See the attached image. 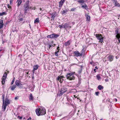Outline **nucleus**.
<instances>
[{
	"mask_svg": "<svg viewBox=\"0 0 120 120\" xmlns=\"http://www.w3.org/2000/svg\"><path fill=\"white\" fill-rule=\"evenodd\" d=\"M81 68H83V66L82 65H81Z\"/></svg>",
	"mask_w": 120,
	"mask_h": 120,
	"instance_id": "774afa93",
	"label": "nucleus"
},
{
	"mask_svg": "<svg viewBox=\"0 0 120 120\" xmlns=\"http://www.w3.org/2000/svg\"><path fill=\"white\" fill-rule=\"evenodd\" d=\"M95 68L96 69H98V68H97V66H96L95 67Z\"/></svg>",
	"mask_w": 120,
	"mask_h": 120,
	"instance_id": "338daca9",
	"label": "nucleus"
},
{
	"mask_svg": "<svg viewBox=\"0 0 120 120\" xmlns=\"http://www.w3.org/2000/svg\"><path fill=\"white\" fill-rule=\"evenodd\" d=\"M13 0H10V4H11L13 1Z\"/></svg>",
	"mask_w": 120,
	"mask_h": 120,
	"instance_id": "5fc2aeb1",
	"label": "nucleus"
},
{
	"mask_svg": "<svg viewBox=\"0 0 120 120\" xmlns=\"http://www.w3.org/2000/svg\"><path fill=\"white\" fill-rule=\"evenodd\" d=\"M24 14H25L27 13V11L29 9H31V7H29V6L27 5H24Z\"/></svg>",
	"mask_w": 120,
	"mask_h": 120,
	"instance_id": "0eeeda50",
	"label": "nucleus"
},
{
	"mask_svg": "<svg viewBox=\"0 0 120 120\" xmlns=\"http://www.w3.org/2000/svg\"><path fill=\"white\" fill-rule=\"evenodd\" d=\"M39 66L38 65H34L33 66V68L32 70L33 74L35 73V71L38 68Z\"/></svg>",
	"mask_w": 120,
	"mask_h": 120,
	"instance_id": "6e6552de",
	"label": "nucleus"
},
{
	"mask_svg": "<svg viewBox=\"0 0 120 120\" xmlns=\"http://www.w3.org/2000/svg\"><path fill=\"white\" fill-rule=\"evenodd\" d=\"M92 61L91 62H90V64H91L93 65H94V62H93Z\"/></svg>",
	"mask_w": 120,
	"mask_h": 120,
	"instance_id": "de8ad7c7",
	"label": "nucleus"
},
{
	"mask_svg": "<svg viewBox=\"0 0 120 120\" xmlns=\"http://www.w3.org/2000/svg\"><path fill=\"white\" fill-rule=\"evenodd\" d=\"M76 8H72L71 11H74L75 10V9Z\"/></svg>",
	"mask_w": 120,
	"mask_h": 120,
	"instance_id": "8fccbe9b",
	"label": "nucleus"
},
{
	"mask_svg": "<svg viewBox=\"0 0 120 120\" xmlns=\"http://www.w3.org/2000/svg\"><path fill=\"white\" fill-rule=\"evenodd\" d=\"M65 29H66L68 28L70 29L71 27V26L69 25V24L67 23H66L65 24Z\"/></svg>",
	"mask_w": 120,
	"mask_h": 120,
	"instance_id": "f8f14e48",
	"label": "nucleus"
},
{
	"mask_svg": "<svg viewBox=\"0 0 120 120\" xmlns=\"http://www.w3.org/2000/svg\"><path fill=\"white\" fill-rule=\"evenodd\" d=\"M16 86L15 85L12 86L11 88V90L12 91L14 90L16 88Z\"/></svg>",
	"mask_w": 120,
	"mask_h": 120,
	"instance_id": "7c9ffc66",
	"label": "nucleus"
},
{
	"mask_svg": "<svg viewBox=\"0 0 120 120\" xmlns=\"http://www.w3.org/2000/svg\"><path fill=\"white\" fill-rule=\"evenodd\" d=\"M39 22V20L38 18H36L34 20V23L35 24L38 23Z\"/></svg>",
	"mask_w": 120,
	"mask_h": 120,
	"instance_id": "5701e85b",
	"label": "nucleus"
},
{
	"mask_svg": "<svg viewBox=\"0 0 120 120\" xmlns=\"http://www.w3.org/2000/svg\"><path fill=\"white\" fill-rule=\"evenodd\" d=\"M78 2L79 3H83L84 1L83 0H79Z\"/></svg>",
	"mask_w": 120,
	"mask_h": 120,
	"instance_id": "79ce46f5",
	"label": "nucleus"
},
{
	"mask_svg": "<svg viewBox=\"0 0 120 120\" xmlns=\"http://www.w3.org/2000/svg\"><path fill=\"white\" fill-rule=\"evenodd\" d=\"M99 94V92H95V94L97 96H98Z\"/></svg>",
	"mask_w": 120,
	"mask_h": 120,
	"instance_id": "c03bdc74",
	"label": "nucleus"
},
{
	"mask_svg": "<svg viewBox=\"0 0 120 120\" xmlns=\"http://www.w3.org/2000/svg\"><path fill=\"white\" fill-rule=\"evenodd\" d=\"M52 16L51 17V18L53 19H54L55 18V14H53V13H52Z\"/></svg>",
	"mask_w": 120,
	"mask_h": 120,
	"instance_id": "e433bc0d",
	"label": "nucleus"
},
{
	"mask_svg": "<svg viewBox=\"0 0 120 120\" xmlns=\"http://www.w3.org/2000/svg\"><path fill=\"white\" fill-rule=\"evenodd\" d=\"M34 98L32 96V94L30 93L29 95V99L31 101L33 100Z\"/></svg>",
	"mask_w": 120,
	"mask_h": 120,
	"instance_id": "aec40b11",
	"label": "nucleus"
},
{
	"mask_svg": "<svg viewBox=\"0 0 120 120\" xmlns=\"http://www.w3.org/2000/svg\"><path fill=\"white\" fill-rule=\"evenodd\" d=\"M29 26L30 27V28L31 29V25L30 24H29Z\"/></svg>",
	"mask_w": 120,
	"mask_h": 120,
	"instance_id": "e2e57ef3",
	"label": "nucleus"
},
{
	"mask_svg": "<svg viewBox=\"0 0 120 120\" xmlns=\"http://www.w3.org/2000/svg\"><path fill=\"white\" fill-rule=\"evenodd\" d=\"M119 29H117L115 31V34H117L119 33L118 32V31Z\"/></svg>",
	"mask_w": 120,
	"mask_h": 120,
	"instance_id": "a19ab883",
	"label": "nucleus"
},
{
	"mask_svg": "<svg viewBox=\"0 0 120 120\" xmlns=\"http://www.w3.org/2000/svg\"><path fill=\"white\" fill-rule=\"evenodd\" d=\"M84 5H82V4H81V5H82V7L83 9H85L86 10H87L88 9V8L87 6L85 4Z\"/></svg>",
	"mask_w": 120,
	"mask_h": 120,
	"instance_id": "dca6fc26",
	"label": "nucleus"
},
{
	"mask_svg": "<svg viewBox=\"0 0 120 120\" xmlns=\"http://www.w3.org/2000/svg\"><path fill=\"white\" fill-rule=\"evenodd\" d=\"M74 97L75 98H76V96L75 95H74Z\"/></svg>",
	"mask_w": 120,
	"mask_h": 120,
	"instance_id": "69168bd1",
	"label": "nucleus"
},
{
	"mask_svg": "<svg viewBox=\"0 0 120 120\" xmlns=\"http://www.w3.org/2000/svg\"><path fill=\"white\" fill-rule=\"evenodd\" d=\"M10 101L8 99V98L6 97V98L5 99V102L4 104H6L8 105V104H10Z\"/></svg>",
	"mask_w": 120,
	"mask_h": 120,
	"instance_id": "2eb2a0df",
	"label": "nucleus"
},
{
	"mask_svg": "<svg viewBox=\"0 0 120 120\" xmlns=\"http://www.w3.org/2000/svg\"><path fill=\"white\" fill-rule=\"evenodd\" d=\"M114 100V101H115L116 102L117 101V99L116 98H115Z\"/></svg>",
	"mask_w": 120,
	"mask_h": 120,
	"instance_id": "4d7b16f0",
	"label": "nucleus"
},
{
	"mask_svg": "<svg viewBox=\"0 0 120 120\" xmlns=\"http://www.w3.org/2000/svg\"><path fill=\"white\" fill-rule=\"evenodd\" d=\"M72 23L73 24V25H74L75 24V22H72Z\"/></svg>",
	"mask_w": 120,
	"mask_h": 120,
	"instance_id": "052dcab7",
	"label": "nucleus"
},
{
	"mask_svg": "<svg viewBox=\"0 0 120 120\" xmlns=\"http://www.w3.org/2000/svg\"><path fill=\"white\" fill-rule=\"evenodd\" d=\"M86 21H90V16L89 15H88L86 14Z\"/></svg>",
	"mask_w": 120,
	"mask_h": 120,
	"instance_id": "f3484780",
	"label": "nucleus"
},
{
	"mask_svg": "<svg viewBox=\"0 0 120 120\" xmlns=\"http://www.w3.org/2000/svg\"><path fill=\"white\" fill-rule=\"evenodd\" d=\"M35 112L38 116L44 115L46 113L45 109V108L42 107L36 109Z\"/></svg>",
	"mask_w": 120,
	"mask_h": 120,
	"instance_id": "f257e3e1",
	"label": "nucleus"
},
{
	"mask_svg": "<svg viewBox=\"0 0 120 120\" xmlns=\"http://www.w3.org/2000/svg\"><path fill=\"white\" fill-rule=\"evenodd\" d=\"M19 20H20V21H22V20H23V19L22 18H20L19 19Z\"/></svg>",
	"mask_w": 120,
	"mask_h": 120,
	"instance_id": "6e6d98bb",
	"label": "nucleus"
},
{
	"mask_svg": "<svg viewBox=\"0 0 120 120\" xmlns=\"http://www.w3.org/2000/svg\"><path fill=\"white\" fill-rule=\"evenodd\" d=\"M103 87L101 85H99L98 87V88L100 90L103 89Z\"/></svg>",
	"mask_w": 120,
	"mask_h": 120,
	"instance_id": "b1692460",
	"label": "nucleus"
},
{
	"mask_svg": "<svg viewBox=\"0 0 120 120\" xmlns=\"http://www.w3.org/2000/svg\"><path fill=\"white\" fill-rule=\"evenodd\" d=\"M82 68H80L79 70L78 71V73L79 74H80L82 72Z\"/></svg>",
	"mask_w": 120,
	"mask_h": 120,
	"instance_id": "c9c22d12",
	"label": "nucleus"
},
{
	"mask_svg": "<svg viewBox=\"0 0 120 120\" xmlns=\"http://www.w3.org/2000/svg\"><path fill=\"white\" fill-rule=\"evenodd\" d=\"M116 37L119 40L120 38V32L116 34Z\"/></svg>",
	"mask_w": 120,
	"mask_h": 120,
	"instance_id": "393cba45",
	"label": "nucleus"
},
{
	"mask_svg": "<svg viewBox=\"0 0 120 120\" xmlns=\"http://www.w3.org/2000/svg\"><path fill=\"white\" fill-rule=\"evenodd\" d=\"M2 79V81L1 82H2V84L3 85L5 83V81L6 79H4V78H3Z\"/></svg>",
	"mask_w": 120,
	"mask_h": 120,
	"instance_id": "72a5a7b5",
	"label": "nucleus"
},
{
	"mask_svg": "<svg viewBox=\"0 0 120 120\" xmlns=\"http://www.w3.org/2000/svg\"><path fill=\"white\" fill-rule=\"evenodd\" d=\"M65 0H61L59 2V7H62L63 5V3L64 2Z\"/></svg>",
	"mask_w": 120,
	"mask_h": 120,
	"instance_id": "4468645a",
	"label": "nucleus"
},
{
	"mask_svg": "<svg viewBox=\"0 0 120 120\" xmlns=\"http://www.w3.org/2000/svg\"><path fill=\"white\" fill-rule=\"evenodd\" d=\"M96 69H94V72H96Z\"/></svg>",
	"mask_w": 120,
	"mask_h": 120,
	"instance_id": "0e129e2a",
	"label": "nucleus"
},
{
	"mask_svg": "<svg viewBox=\"0 0 120 120\" xmlns=\"http://www.w3.org/2000/svg\"><path fill=\"white\" fill-rule=\"evenodd\" d=\"M68 11V10H67L66 9L65 10H63L62 12V14H65Z\"/></svg>",
	"mask_w": 120,
	"mask_h": 120,
	"instance_id": "2f4dec72",
	"label": "nucleus"
},
{
	"mask_svg": "<svg viewBox=\"0 0 120 120\" xmlns=\"http://www.w3.org/2000/svg\"><path fill=\"white\" fill-rule=\"evenodd\" d=\"M4 26V23L3 20H0V29L2 28Z\"/></svg>",
	"mask_w": 120,
	"mask_h": 120,
	"instance_id": "6ab92c4d",
	"label": "nucleus"
},
{
	"mask_svg": "<svg viewBox=\"0 0 120 120\" xmlns=\"http://www.w3.org/2000/svg\"><path fill=\"white\" fill-rule=\"evenodd\" d=\"M7 73L6 72H5L4 74L3 75V77L4 78V79H6L7 78Z\"/></svg>",
	"mask_w": 120,
	"mask_h": 120,
	"instance_id": "c756f323",
	"label": "nucleus"
},
{
	"mask_svg": "<svg viewBox=\"0 0 120 120\" xmlns=\"http://www.w3.org/2000/svg\"><path fill=\"white\" fill-rule=\"evenodd\" d=\"M52 46V45H49L48 46V48H49V49H48V50H50V49H50L51 47Z\"/></svg>",
	"mask_w": 120,
	"mask_h": 120,
	"instance_id": "ea45409f",
	"label": "nucleus"
},
{
	"mask_svg": "<svg viewBox=\"0 0 120 120\" xmlns=\"http://www.w3.org/2000/svg\"><path fill=\"white\" fill-rule=\"evenodd\" d=\"M96 77L98 80H99L101 79V77L100 76L98 75H97Z\"/></svg>",
	"mask_w": 120,
	"mask_h": 120,
	"instance_id": "4c0bfd02",
	"label": "nucleus"
},
{
	"mask_svg": "<svg viewBox=\"0 0 120 120\" xmlns=\"http://www.w3.org/2000/svg\"><path fill=\"white\" fill-rule=\"evenodd\" d=\"M7 14L6 13L4 12H3L2 13L0 12V16H1L2 15H5Z\"/></svg>",
	"mask_w": 120,
	"mask_h": 120,
	"instance_id": "bb28decb",
	"label": "nucleus"
},
{
	"mask_svg": "<svg viewBox=\"0 0 120 120\" xmlns=\"http://www.w3.org/2000/svg\"><path fill=\"white\" fill-rule=\"evenodd\" d=\"M96 36L97 38L99 40V42L102 43L103 42L104 38L102 36V35L97 34H96Z\"/></svg>",
	"mask_w": 120,
	"mask_h": 120,
	"instance_id": "7ed1b4c3",
	"label": "nucleus"
},
{
	"mask_svg": "<svg viewBox=\"0 0 120 120\" xmlns=\"http://www.w3.org/2000/svg\"><path fill=\"white\" fill-rule=\"evenodd\" d=\"M113 3H114V6L118 7H120V4L117 1V0H112Z\"/></svg>",
	"mask_w": 120,
	"mask_h": 120,
	"instance_id": "423d86ee",
	"label": "nucleus"
},
{
	"mask_svg": "<svg viewBox=\"0 0 120 120\" xmlns=\"http://www.w3.org/2000/svg\"><path fill=\"white\" fill-rule=\"evenodd\" d=\"M67 100L68 101H69L70 103H71L72 102V100L71 99H70V98L68 97H67Z\"/></svg>",
	"mask_w": 120,
	"mask_h": 120,
	"instance_id": "f704fd0d",
	"label": "nucleus"
},
{
	"mask_svg": "<svg viewBox=\"0 0 120 120\" xmlns=\"http://www.w3.org/2000/svg\"><path fill=\"white\" fill-rule=\"evenodd\" d=\"M62 28H64L65 29V24H64V25H63L62 24Z\"/></svg>",
	"mask_w": 120,
	"mask_h": 120,
	"instance_id": "3c124183",
	"label": "nucleus"
},
{
	"mask_svg": "<svg viewBox=\"0 0 120 120\" xmlns=\"http://www.w3.org/2000/svg\"><path fill=\"white\" fill-rule=\"evenodd\" d=\"M4 97L5 95L4 94H3L2 95V99H3V104L2 107V109H3L4 111L5 110V109H6V106L7 105V104H4Z\"/></svg>",
	"mask_w": 120,
	"mask_h": 120,
	"instance_id": "20e7f679",
	"label": "nucleus"
},
{
	"mask_svg": "<svg viewBox=\"0 0 120 120\" xmlns=\"http://www.w3.org/2000/svg\"><path fill=\"white\" fill-rule=\"evenodd\" d=\"M59 47L58 46L57 47V49L58 50H59H59H60V49H59Z\"/></svg>",
	"mask_w": 120,
	"mask_h": 120,
	"instance_id": "13d9d810",
	"label": "nucleus"
},
{
	"mask_svg": "<svg viewBox=\"0 0 120 120\" xmlns=\"http://www.w3.org/2000/svg\"><path fill=\"white\" fill-rule=\"evenodd\" d=\"M18 117H19V119L20 120L22 119V116L20 117L19 116H18Z\"/></svg>",
	"mask_w": 120,
	"mask_h": 120,
	"instance_id": "603ef678",
	"label": "nucleus"
},
{
	"mask_svg": "<svg viewBox=\"0 0 120 120\" xmlns=\"http://www.w3.org/2000/svg\"><path fill=\"white\" fill-rule=\"evenodd\" d=\"M78 85H79L81 83V81L82 79H81V76L78 77Z\"/></svg>",
	"mask_w": 120,
	"mask_h": 120,
	"instance_id": "4be33fe9",
	"label": "nucleus"
},
{
	"mask_svg": "<svg viewBox=\"0 0 120 120\" xmlns=\"http://www.w3.org/2000/svg\"><path fill=\"white\" fill-rule=\"evenodd\" d=\"M67 90V88L65 87H63L61 89V91H60V93L59 94L60 96L62 95L63 94L65 93Z\"/></svg>",
	"mask_w": 120,
	"mask_h": 120,
	"instance_id": "39448f33",
	"label": "nucleus"
},
{
	"mask_svg": "<svg viewBox=\"0 0 120 120\" xmlns=\"http://www.w3.org/2000/svg\"><path fill=\"white\" fill-rule=\"evenodd\" d=\"M23 31L25 33H27V34H28L29 33V31L28 30H23Z\"/></svg>",
	"mask_w": 120,
	"mask_h": 120,
	"instance_id": "37998d69",
	"label": "nucleus"
},
{
	"mask_svg": "<svg viewBox=\"0 0 120 120\" xmlns=\"http://www.w3.org/2000/svg\"><path fill=\"white\" fill-rule=\"evenodd\" d=\"M15 83L16 85L17 86L22 85V84L20 83L19 81V80H16Z\"/></svg>",
	"mask_w": 120,
	"mask_h": 120,
	"instance_id": "a211bd4d",
	"label": "nucleus"
},
{
	"mask_svg": "<svg viewBox=\"0 0 120 120\" xmlns=\"http://www.w3.org/2000/svg\"><path fill=\"white\" fill-rule=\"evenodd\" d=\"M81 54V56H84V49H83L81 51V53H80Z\"/></svg>",
	"mask_w": 120,
	"mask_h": 120,
	"instance_id": "412c9836",
	"label": "nucleus"
},
{
	"mask_svg": "<svg viewBox=\"0 0 120 120\" xmlns=\"http://www.w3.org/2000/svg\"><path fill=\"white\" fill-rule=\"evenodd\" d=\"M18 1V6H19L20 5L22 2V1L21 0H19Z\"/></svg>",
	"mask_w": 120,
	"mask_h": 120,
	"instance_id": "473e14b6",
	"label": "nucleus"
},
{
	"mask_svg": "<svg viewBox=\"0 0 120 120\" xmlns=\"http://www.w3.org/2000/svg\"><path fill=\"white\" fill-rule=\"evenodd\" d=\"M62 24L61 25H59L58 26V27L60 28V29H61L62 28Z\"/></svg>",
	"mask_w": 120,
	"mask_h": 120,
	"instance_id": "09e8293b",
	"label": "nucleus"
},
{
	"mask_svg": "<svg viewBox=\"0 0 120 120\" xmlns=\"http://www.w3.org/2000/svg\"><path fill=\"white\" fill-rule=\"evenodd\" d=\"M74 53L75 54V56L76 57L81 56V54L78 51H75L74 52Z\"/></svg>",
	"mask_w": 120,
	"mask_h": 120,
	"instance_id": "1a4fd4ad",
	"label": "nucleus"
},
{
	"mask_svg": "<svg viewBox=\"0 0 120 120\" xmlns=\"http://www.w3.org/2000/svg\"><path fill=\"white\" fill-rule=\"evenodd\" d=\"M18 98L17 97H16L15 98V100H17Z\"/></svg>",
	"mask_w": 120,
	"mask_h": 120,
	"instance_id": "bf43d9fd",
	"label": "nucleus"
},
{
	"mask_svg": "<svg viewBox=\"0 0 120 120\" xmlns=\"http://www.w3.org/2000/svg\"><path fill=\"white\" fill-rule=\"evenodd\" d=\"M32 77L33 79L34 78V74H33H33H32Z\"/></svg>",
	"mask_w": 120,
	"mask_h": 120,
	"instance_id": "680f3d73",
	"label": "nucleus"
},
{
	"mask_svg": "<svg viewBox=\"0 0 120 120\" xmlns=\"http://www.w3.org/2000/svg\"><path fill=\"white\" fill-rule=\"evenodd\" d=\"M63 76H59L57 78V80H59L60 82H62V80H63Z\"/></svg>",
	"mask_w": 120,
	"mask_h": 120,
	"instance_id": "9b49d317",
	"label": "nucleus"
},
{
	"mask_svg": "<svg viewBox=\"0 0 120 120\" xmlns=\"http://www.w3.org/2000/svg\"><path fill=\"white\" fill-rule=\"evenodd\" d=\"M75 73L74 72L68 74L66 75L67 79L70 80H74L75 79V76L74 75Z\"/></svg>",
	"mask_w": 120,
	"mask_h": 120,
	"instance_id": "f03ea898",
	"label": "nucleus"
},
{
	"mask_svg": "<svg viewBox=\"0 0 120 120\" xmlns=\"http://www.w3.org/2000/svg\"><path fill=\"white\" fill-rule=\"evenodd\" d=\"M59 50L57 51H56V52H55V55L56 56H58V53L59 52Z\"/></svg>",
	"mask_w": 120,
	"mask_h": 120,
	"instance_id": "58836bf2",
	"label": "nucleus"
},
{
	"mask_svg": "<svg viewBox=\"0 0 120 120\" xmlns=\"http://www.w3.org/2000/svg\"><path fill=\"white\" fill-rule=\"evenodd\" d=\"M108 58L109 60L111 62L113 60L114 57L112 55H110L108 57Z\"/></svg>",
	"mask_w": 120,
	"mask_h": 120,
	"instance_id": "ddd939ff",
	"label": "nucleus"
},
{
	"mask_svg": "<svg viewBox=\"0 0 120 120\" xmlns=\"http://www.w3.org/2000/svg\"><path fill=\"white\" fill-rule=\"evenodd\" d=\"M53 38H57L59 36V35L55 34H53Z\"/></svg>",
	"mask_w": 120,
	"mask_h": 120,
	"instance_id": "c85d7f7f",
	"label": "nucleus"
},
{
	"mask_svg": "<svg viewBox=\"0 0 120 120\" xmlns=\"http://www.w3.org/2000/svg\"><path fill=\"white\" fill-rule=\"evenodd\" d=\"M105 82H108L109 81V80L108 79H105Z\"/></svg>",
	"mask_w": 120,
	"mask_h": 120,
	"instance_id": "864d4df0",
	"label": "nucleus"
},
{
	"mask_svg": "<svg viewBox=\"0 0 120 120\" xmlns=\"http://www.w3.org/2000/svg\"><path fill=\"white\" fill-rule=\"evenodd\" d=\"M29 0H26V2L25 3V4L24 5H27V6H29Z\"/></svg>",
	"mask_w": 120,
	"mask_h": 120,
	"instance_id": "cd10ccee",
	"label": "nucleus"
},
{
	"mask_svg": "<svg viewBox=\"0 0 120 120\" xmlns=\"http://www.w3.org/2000/svg\"><path fill=\"white\" fill-rule=\"evenodd\" d=\"M15 78H14L13 80L11 82V84H12L14 83V82L15 81Z\"/></svg>",
	"mask_w": 120,
	"mask_h": 120,
	"instance_id": "49530a36",
	"label": "nucleus"
},
{
	"mask_svg": "<svg viewBox=\"0 0 120 120\" xmlns=\"http://www.w3.org/2000/svg\"><path fill=\"white\" fill-rule=\"evenodd\" d=\"M8 7V8L10 9H11V6H10L9 4H8L7 5Z\"/></svg>",
	"mask_w": 120,
	"mask_h": 120,
	"instance_id": "a18cd8bd",
	"label": "nucleus"
},
{
	"mask_svg": "<svg viewBox=\"0 0 120 120\" xmlns=\"http://www.w3.org/2000/svg\"><path fill=\"white\" fill-rule=\"evenodd\" d=\"M71 40H69L67 42H65L64 44V45L65 46L69 45H70L71 43Z\"/></svg>",
	"mask_w": 120,
	"mask_h": 120,
	"instance_id": "9d476101",
	"label": "nucleus"
},
{
	"mask_svg": "<svg viewBox=\"0 0 120 120\" xmlns=\"http://www.w3.org/2000/svg\"><path fill=\"white\" fill-rule=\"evenodd\" d=\"M53 34H51L50 35H48L47 36V37L48 38H53Z\"/></svg>",
	"mask_w": 120,
	"mask_h": 120,
	"instance_id": "a878e982",
	"label": "nucleus"
}]
</instances>
